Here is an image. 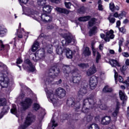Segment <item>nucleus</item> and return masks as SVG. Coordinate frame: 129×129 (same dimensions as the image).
Masks as SVG:
<instances>
[{"instance_id": "f257e3e1", "label": "nucleus", "mask_w": 129, "mask_h": 129, "mask_svg": "<svg viewBox=\"0 0 129 129\" xmlns=\"http://www.w3.org/2000/svg\"><path fill=\"white\" fill-rule=\"evenodd\" d=\"M60 74V69L56 67H52L49 71L48 76L44 78L45 84H51L54 81V79Z\"/></svg>"}, {"instance_id": "f03ea898", "label": "nucleus", "mask_w": 129, "mask_h": 129, "mask_svg": "<svg viewBox=\"0 0 129 129\" xmlns=\"http://www.w3.org/2000/svg\"><path fill=\"white\" fill-rule=\"evenodd\" d=\"M96 106V101L93 97L85 99L83 101L82 111L84 113L89 112V108H93Z\"/></svg>"}, {"instance_id": "7ed1b4c3", "label": "nucleus", "mask_w": 129, "mask_h": 129, "mask_svg": "<svg viewBox=\"0 0 129 129\" xmlns=\"http://www.w3.org/2000/svg\"><path fill=\"white\" fill-rule=\"evenodd\" d=\"M67 104L69 106L73 107L75 111H80L82 107L81 103L80 102H75V99L74 98H70L68 99Z\"/></svg>"}, {"instance_id": "20e7f679", "label": "nucleus", "mask_w": 129, "mask_h": 129, "mask_svg": "<svg viewBox=\"0 0 129 129\" xmlns=\"http://www.w3.org/2000/svg\"><path fill=\"white\" fill-rule=\"evenodd\" d=\"M45 91L46 92L48 99H49L54 105H56L57 102H58V99L57 98L56 95H54L53 93V91L51 90H48V88H45Z\"/></svg>"}, {"instance_id": "39448f33", "label": "nucleus", "mask_w": 129, "mask_h": 129, "mask_svg": "<svg viewBox=\"0 0 129 129\" xmlns=\"http://www.w3.org/2000/svg\"><path fill=\"white\" fill-rule=\"evenodd\" d=\"M65 40L61 41L62 46H68L69 44H74L76 42L75 39L71 34H66L64 36Z\"/></svg>"}, {"instance_id": "423d86ee", "label": "nucleus", "mask_w": 129, "mask_h": 129, "mask_svg": "<svg viewBox=\"0 0 129 129\" xmlns=\"http://www.w3.org/2000/svg\"><path fill=\"white\" fill-rule=\"evenodd\" d=\"M86 93H87V84L85 82H82L78 96L79 97H80V98H82Z\"/></svg>"}, {"instance_id": "0eeeda50", "label": "nucleus", "mask_w": 129, "mask_h": 129, "mask_svg": "<svg viewBox=\"0 0 129 129\" xmlns=\"http://www.w3.org/2000/svg\"><path fill=\"white\" fill-rule=\"evenodd\" d=\"M35 118L32 113H29L27 117H26V120L23 125H21V129H26L28 126L31 125L32 124V122L34 121V119Z\"/></svg>"}, {"instance_id": "6e6552de", "label": "nucleus", "mask_w": 129, "mask_h": 129, "mask_svg": "<svg viewBox=\"0 0 129 129\" xmlns=\"http://www.w3.org/2000/svg\"><path fill=\"white\" fill-rule=\"evenodd\" d=\"M10 81L9 77L3 73H0V82H2L3 87L4 88L8 87L9 85H10Z\"/></svg>"}, {"instance_id": "1a4fd4ad", "label": "nucleus", "mask_w": 129, "mask_h": 129, "mask_svg": "<svg viewBox=\"0 0 129 129\" xmlns=\"http://www.w3.org/2000/svg\"><path fill=\"white\" fill-rule=\"evenodd\" d=\"M73 82L75 83V84H79L81 81V79H82V76H81L79 74H77L76 76H75V73H77L78 72V70L76 69L75 70H73Z\"/></svg>"}, {"instance_id": "9d476101", "label": "nucleus", "mask_w": 129, "mask_h": 129, "mask_svg": "<svg viewBox=\"0 0 129 129\" xmlns=\"http://www.w3.org/2000/svg\"><path fill=\"white\" fill-rule=\"evenodd\" d=\"M98 83V78L95 76H92L90 79L89 85L91 89H94Z\"/></svg>"}, {"instance_id": "9b49d317", "label": "nucleus", "mask_w": 129, "mask_h": 129, "mask_svg": "<svg viewBox=\"0 0 129 129\" xmlns=\"http://www.w3.org/2000/svg\"><path fill=\"white\" fill-rule=\"evenodd\" d=\"M33 103V100L29 98H27L25 100L21 102V105L23 109H28L29 106L32 105Z\"/></svg>"}, {"instance_id": "f8f14e48", "label": "nucleus", "mask_w": 129, "mask_h": 129, "mask_svg": "<svg viewBox=\"0 0 129 129\" xmlns=\"http://www.w3.org/2000/svg\"><path fill=\"white\" fill-rule=\"evenodd\" d=\"M55 94L59 98H63L66 96V91L63 88H58L56 89Z\"/></svg>"}, {"instance_id": "ddd939ff", "label": "nucleus", "mask_w": 129, "mask_h": 129, "mask_svg": "<svg viewBox=\"0 0 129 129\" xmlns=\"http://www.w3.org/2000/svg\"><path fill=\"white\" fill-rule=\"evenodd\" d=\"M111 122V117L109 116H106L101 118V123L103 125H107Z\"/></svg>"}, {"instance_id": "4468645a", "label": "nucleus", "mask_w": 129, "mask_h": 129, "mask_svg": "<svg viewBox=\"0 0 129 129\" xmlns=\"http://www.w3.org/2000/svg\"><path fill=\"white\" fill-rule=\"evenodd\" d=\"M97 70H96V68H95V65L94 64H93L92 67H91L86 72V75L88 77L91 76V75H93V74H95Z\"/></svg>"}, {"instance_id": "2eb2a0df", "label": "nucleus", "mask_w": 129, "mask_h": 129, "mask_svg": "<svg viewBox=\"0 0 129 129\" xmlns=\"http://www.w3.org/2000/svg\"><path fill=\"white\" fill-rule=\"evenodd\" d=\"M24 64H26V65L29 66L28 70L30 71V72H34L36 70V69L35 68L34 65H33V63H32V62H31V60H30V59H25L24 60Z\"/></svg>"}, {"instance_id": "dca6fc26", "label": "nucleus", "mask_w": 129, "mask_h": 129, "mask_svg": "<svg viewBox=\"0 0 129 129\" xmlns=\"http://www.w3.org/2000/svg\"><path fill=\"white\" fill-rule=\"evenodd\" d=\"M41 18L42 22H44V23H51L53 21V18L51 16L46 14H42Z\"/></svg>"}, {"instance_id": "f3484780", "label": "nucleus", "mask_w": 129, "mask_h": 129, "mask_svg": "<svg viewBox=\"0 0 129 129\" xmlns=\"http://www.w3.org/2000/svg\"><path fill=\"white\" fill-rule=\"evenodd\" d=\"M106 37L104 38L106 42H109V38L113 39V38H114V35H113V31L112 30H110L109 31L106 32Z\"/></svg>"}, {"instance_id": "a211bd4d", "label": "nucleus", "mask_w": 129, "mask_h": 129, "mask_svg": "<svg viewBox=\"0 0 129 129\" xmlns=\"http://www.w3.org/2000/svg\"><path fill=\"white\" fill-rule=\"evenodd\" d=\"M63 50L64 53H66L67 57L69 59H72L73 57V52H72V50L67 47H64Z\"/></svg>"}, {"instance_id": "6ab92c4d", "label": "nucleus", "mask_w": 129, "mask_h": 129, "mask_svg": "<svg viewBox=\"0 0 129 129\" xmlns=\"http://www.w3.org/2000/svg\"><path fill=\"white\" fill-rule=\"evenodd\" d=\"M35 53L39 60L40 59H44L45 58V50L44 49H39Z\"/></svg>"}, {"instance_id": "aec40b11", "label": "nucleus", "mask_w": 129, "mask_h": 129, "mask_svg": "<svg viewBox=\"0 0 129 129\" xmlns=\"http://www.w3.org/2000/svg\"><path fill=\"white\" fill-rule=\"evenodd\" d=\"M119 95L120 97V100L123 101V103H124V101H126L127 100V96L125 95L124 92H122V91H119Z\"/></svg>"}, {"instance_id": "412c9836", "label": "nucleus", "mask_w": 129, "mask_h": 129, "mask_svg": "<svg viewBox=\"0 0 129 129\" xmlns=\"http://www.w3.org/2000/svg\"><path fill=\"white\" fill-rule=\"evenodd\" d=\"M26 15H27V16H29V17H31V18H32V19H34V20H38V18L37 17H38V15L32 12V11H31V9L27 10Z\"/></svg>"}, {"instance_id": "4be33fe9", "label": "nucleus", "mask_w": 129, "mask_h": 129, "mask_svg": "<svg viewBox=\"0 0 129 129\" xmlns=\"http://www.w3.org/2000/svg\"><path fill=\"white\" fill-rule=\"evenodd\" d=\"M8 33V30L4 25H0V37H4Z\"/></svg>"}, {"instance_id": "5701e85b", "label": "nucleus", "mask_w": 129, "mask_h": 129, "mask_svg": "<svg viewBox=\"0 0 129 129\" xmlns=\"http://www.w3.org/2000/svg\"><path fill=\"white\" fill-rule=\"evenodd\" d=\"M53 9V7L46 5L43 7V11L47 14H50L51 13L52 10Z\"/></svg>"}, {"instance_id": "b1692460", "label": "nucleus", "mask_w": 129, "mask_h": 129, "mask_svg": "<svg viewBox=\"0 0 129 129\" xmlns=\"http://www.w3.org/2000/svg\"><path fill=\"white\" fill-rule=\"evenodd\" d=\"M83 54L85 57H88V56H90V55H91V51H90L89 47L87 46L85 47L83 50Z\"/></svg>"}, {"instance_id": "393cba45", "label": "nucleus", "mask_w": 129, "mask_h": 129, "mask_svg": "<svg viewBox=\"0 0 129 129\" xmlns=\"http://www.w3.org/2000/svg\"><path fill=\"white\" fill-rule=\"evenodd\" d=\"M109 63L111 65L112 67H116V66L120 67V64H119L117 60L115 59H110L109 60Z\"/></svg>"}, {"instance_id": "a878e982", "label": "nucleus", "mask_w": 129, "mask_h": 129, "mask_svg": "<svg viewBox=\"0 0 129 129\" xmlns=\"http://www.w3.org/2000/svg\"><path fill=\"white\" fill-rule=\"evenodd\" d=\"M63 70L64 74H69L71 72V67L70 66L64 65L63 66Z\"/></svg>"}, {"instance_id": "bb28decb", "label": "nucleus", "mask_w": 129, "mask_h": 129, "mask_svg": "<svg viewBox=\"0 0 129 129\" xmlns=\"http://www.w3.org/2000/svg\"><path fill=\"white\" fill-rule=\"evenodd\" d=\"M56 10L59 13H61V14H65L66 15H68L69 14L70 11L63 8H57Z\"/></svg>"}, {"instance_id": "cd10ccee", "label": "nucleus", "mask_w": 129, "mask_h": 129, "mask_svg": "<svg viewBox=\"0 0 129 129\" xmlns=\"http://www.w3.org/2000/svg\"><path fill=\"white\" fill-rule=\"evenodd\" d=\"M97 27H94L91 29H90L89 32V36L90 37H91V36H93V35H95L96 33H97Z\"/></svg>"}, {"instance_id": "c85d7f7f", "label": "nucleus", "mask_w": 129, "mask_h": 129, "mask_svg": "<svg viewBox=\"0 0 129 129\" xmlns=\"http://www.w3.org/2000/svg\"><path fill=\"white\" fill-rule=\"evenodd\" d=\"M64 48H62L61 46H58L56 49V53L58 55H62L64 53Z\"/></svg>"}, {"instance_id": "c756f323", "label": "nucleus", "mask_w": 129, "mask_h": 129, "mask_svg": "<svg viewBox=\"0 0 129 129\" xmlns=\"http://www.w3.org/2000/svg\"><path fill=\"white\" fill-rule=\"evenodd\" d=\"M38 48H39V42L35 41L32 46L31 51L32 52H36V50H38Z\"/></svg>"}, {"instance_id": "7c9ffc66", "label": "nucleus", "mask_w": 129, "mask_h": 129, "mask_svg": "<svg viewBox=\"0 0 129 129\" xmlns=\"http://www.w3.org/2000/svg\"><path fill=\"white\" fill-rule=\"evenodd\" d=\"M45 50H46L48 53H49V54H51L53 52V46L51 44H48L45 47Z\"/></svg>"}, {"instance_id": "2f4dec72", "label": "nucleus", "mask_w": 129, "mask_h": 129, "mask_svg": "<svg viewBox=\"0 0 129 129\" xmlns=\"http://www.w3.org/2000/svg\"><path fill=\"white\" fill-rule=\"evenodd\" d=\"M88 129H100V128L97 124L93 123L88 126Z\"/></svg>"}, {"instance_id": "473e14b6", "label": "nucleus", "mask_w": 129, "mask_h": 129, "mask_svg": "<svg viewBox=\"0 0 129 129\" xmlns=\"http://www.w3.org/2000/svg\"><path fill=\"white\" fill-rule=\"evenodd\" d=\"M112 91V88L108 87V86H105L103 89V92H105V93H107L108 92H111Z\"/></svg>"}, {"instance_id": "72a5a7b5", "label": "nucleus", "mask_w": 129, "mask_h": 129, "mask_svg": "<svg viewBox=\"0 0 129 129\" xmlns=\"http://www.w3.org/2000/svg\"><path fill=\"white\" fill-rule=\"evenodd\" d=\"M90 19V16H85L83 17H80L78 20L80 22H86V21H88Z\"/></svg>"}, {"instance_id": "f704fd0d", "label": "nucleus", "mask_w": 129, "mask_h": 129, "mask_svg": "<svg viewBox=\"0 0 129 129\" xmlns=\"http://www.w3.org/2000/svg\"><path fill=\"white\" fill-rule=\"evenodd\" d=\"M78 66L82 69H85V68H88L89 67V64L88 63H80L78 64Z\"/></svg>"}, {"instance_id": "c9c22d12", "label": "nucleus", "mask_w": 129, "mask_h": 129, "mask_svg": "<svg viewBox=\"0 0 129 129\" xmlns=\"http://www.w3.org/2000/svg\"><path fill=\"white\" fill-rule=\"evenodd\" d=\"M37 4L38 6L43 7L46 5V0H37Z\"/></svg>"}, {"instance_id": "e433bc0d", "label": "nucleus", "mask_w": 129, "mask_h": 129, "mask_svg": "<svg viewBox=\"0 0 129 129\" xmlns=\"http://www.w3.org/2000/svg\"><path fill=\"white\" fill-rule=\"evenodd\" d=\"M7 104V100L5 98L0 99V106H4Z\"/></svg>"}, {"instance_id": "4c0bfd02", "label": "nucleus", "mask_w": 129, "mask_h": 129, "mask_svg": "<svg viewBox=\"0 0 129 129\" xmlns=\"http://www.w3.org/2000/svg\"><path fill=\"white\" fill-rule=\"evenodd\" d=\"M95 22H96V19L92 18L88 23L89 27H92L93 25H95Z\"/></svg>"}, {"instance_id": "58836bf2", "label": "nucleus", "mask_w": 129, "mask_h": 129, "mask_svg": "<svg viewBox=\"0 0 129 129\" xmlns=\"http://www.w3.org/2000/svg\"><path fill=\"white\" fill-rule=\"evenodd\" d=\"M32 59L34 62H38V60H40L38 55H37V54L36 53L32 54Z\"/></svg>"}, {"instance_id": "ea45409f", "label": "nucleus", "mask_w": 129, "mask_h": 129, "mask_svg": "<svg viewBox=\"0 0 129 129\" xmlns=\"http://www.w3.org/2000/svg\"><path fill=\"white\" fill-rule=\"evenodd\" d=\"M11 112L13 114H17V107L15 105H13L12 108L11 109Z\"/></svg>"}, {"instance_id": "a19ab883", "label": "nucleus", "mask_w": 129, "mask_h": 129, "mask_svg": "<svg viewBox=\"0 0 129 129\" xmlns=\"http://www.w3.org/2000/svg\"><path fill=\"white\" fill-rule=\"evenodd\" d=\"M112 15L110 14L108 17V20L110 22V23H111V24H114L115 22V18L112 17Z\"/></svg>"}, {"instance_id": "79ce46f5", "label": "nucleus", "mask_w": 129, "mask_h": 129, "mask_svg": "<svg viewBox=\"0 0 129 129\" xmlns=\"http://www.w3.org/2000/svg\"><path fill=\"white\" fill-rule=\"evenodd\" d=\"M10 109V108L9 107V106L7 105H5L3 107V108L2 109V112L4 113L7 112L8 110Z\"/></svg>"}, {"instance_id": "37998d69", "label": "nucleus", "mask_w": 129, "mask_h": 129, "mask_svg": "<svg viewBox=\"0 0 129 129\" xmlns=\"http://www.w3.org/2000/svg\"><path fill=\"white\" fill-rule=\"evenodd\" d=\"M16 63L17 64L18 67H19L21 70V66H19V64H22V63H23V60L20 58H17Z\"/></svg>"}, {"instance_id": "c03bdc74", "label": "nucleus", "mask_w": 129, "mask_h": 129, "mask_svg": "<svg viewBox=\"0 0 129 129\" xmlns=\"http://www.w3.org/2000/svg\"><path fill=\"white\" fill-rule=\"evenodd\" d=\"M64 6L67 9H68L69 10H70L71 9V3L70 2H64Z\"/></svg>"}, {"instance_id": "a18cd8bd", "label": "nucleus", "mask_w": 129, "mask_h": 129, "mask_svg": "<svg viewBox=\"0 0 129 129\" xmlns=\"http://www.w3.org/2000/svg\"><path fill=\"white\" fill-rule=\"evenodd\" d=\"M5 50V45L3 42V40H0V51H4Z\"/></svg>"}, {"instance_id": "49530a36", "label": "nucleus", "mask_w": 129, "mask_h": 129, "mask_svg": "<svg viewBox=\"0 0 129 129\" xmlns=\"http://www.w3.org/2000/svg\"><path fill=\"white\" fill-rule=\"evenodd\" d=\"M40 109V105L38 103H34L33 104V109L34 110H38Z\"/></svg>"}, {"instance_id": "de8ad7c7", "label": "nucleus", "mask_w": 129, "mask_h": 129, "mask_svg": "<svg viewBox=\"0 0 129 129\" xmlns=\"http://www.w3.org/2000/svg\"><path fill=\"white\" fill-rule=\"evenodd\" d=\"M99 107L100 109H102V110H105V109H107V106H106L105 104H102L100 105Z\"/></svg>"}, {"instance_id": "09e8293b", "label": "nucleus", "mask_w": 129, "mask_h": 129, "mask_svg": "<svg viewBox=\"0 0 129 129\" xmlns=\"http://www.w3.org/2000/svg\"><path fill=\"white\" fill-rule=\"evenodd\" d=\"M114 72V79H115V83L117 82V78H118V74L117 72H116V71L115 70H113Z\"/></svg>"}, {"instance_id": "8fccbe9b", "label": "nucleus", "mask_w": 129, "mask_h": 129, "mask_svg": "<svg viewBox=\"0 0 129 129\" xmlns=\"http://www.w3.org/2000/svg\"><path fill=\"white\" fill-rule=\"evenodd\" d=\"M114 4L111 3L109 4V8L110 10L112 11L113 12L114 11Z\"/></svg>"}, {"instance_id": "3c124183", "label": "nucleus", "mask_w": 129, "mask_h": 129, "mask_svg": "<svg viewBox=\"0 0 129 129\" xmlns=\"http://www.w3.org/2000/svg\"><path fill=\"white\" fill-rule=\"evenodd\" d=\"M97 56H96V63H98L99 59H100L101 55L99 54V52H97Z\"/></svg>"}, {"instance_id": "603ef678", "label": "nucleus", "mask_w": 129, "mask_h": 129, "mask_svg": "<svg viewBox=\"0 0 129 129\" xmlns=\"http://www.w3.org/2000/svg\"><path fill=\"white\" fill-rule=\"evenodd\" d=\"M128 67H127V66L124 64L122 66V69L121 70V72H124L126 69H127Z\"/></svg>"}, {"instance_id": "864d4df0", "label": "nucleus", "mask_w": 129, "mask_h": 129, "mask_svg": "<svg viewBox=\"0 0 129 129\" xmlns=\"http://www.w3.org/2000/svg\"><path fill=\"white\" fill-rule=\"evenodd\" d=\"M118 111H119V110H118L117 109H115L114 111L112 113L113 116H114L115 117V116L117 115V114L118 113Z\"/></svg>"}, {"instance_id": "5fc2aeb1", "label": "nucleus", "mask_w": 129, "mask_h": 129, "mask_svg": "<svg viewBox=\"0 0 129 129\" xmlns=\"http://www.w3.org/2000/svg\"><path fill=\"white\" fill-rule=\"evenodd\" d=\"M119 30L120 32H121V33H123V34H124V33L126 32V30L125 29V28H124V27L120 28H119Z\"/></svg>"}, {"instance_id": "6e6d98bb", "label": "nucleus", "mask_w": 129, "mask_h": 129, "mask_svg": "<svg viewBox=\"0 0 129 129\" xmlns=\"http://www.w3.org/2000/svg\"><path fill=\"white\" fill-rule=\"evenodd\" d=\"M78 12L80 14H83V13L85 12L84 7H81L78 10Z\"/></svg>"}, {"instance_id": "4d7b16f0", "label": "nucleus", "mask_w": 129, "mask_h": 129, "mask_svg": "<svg viewBox=\"0 0 129 129\" xmlns=\"http://www.w3.org/2000/svg\"><path fill=\"white\" fill-rule=\"evenodd\" d=\"M52 127H53V126H54V127H56V126H57V125H58V124H57V123H55V121L54 120H53V119H52Z\"/></svg>"}, {"instance_id": "13d9d810", "label": "nucleus", "mask_w": 129, "mask_h": 129, "mask_svg": "<svg viewBox=\"0 0 129 129\" xmlns=\"http://www.w3.org/2000/svg\"><path fill=\"white\" fill-rule=\"evenodd\" d=\"M25 97V93H24L23 92H22L20 93V95H19V98H20L21 99H23Z\"/></svg>"}, {"instance_id": "bf43d9fd", "label": "nucleus", "mask_w": 129, "mask_h": 129, "mask_svg": "<svg viewBox=\"0 0 129 129\" xmlns=\"http://www.w3.org/2000/svg\"><path fill=\"white\" fill-rule=\"evenodd\" d=\"M54 27H55V25H54V24H51V25H49V26L47 27V29H48V30H52V29H54Z\"/></svg>"}, {"instance_id": "052dcab7", "label": "nucleus", "mask_w": 129, "mask_h": 129, "mask_svg": "<svg viewBox=\"0 0 129 129\" xmlns=\"http://www.w3.org/2000/svg\"><path fill=\"white\" fill-rule=\"evenodd\" d=\"M93 117L91 115H89L87 117V121H91L92 120Z\"/></svg>"}, {"instance_id": "680f3d73", "label": "nucleus", "mask_w": 129, "mask_h": 129, "mask_svg": "<svg viewBox=\"0 0 129 129\" xmlns=\"http://www.w3.org/2000/svg\"><path fill=\"white\" fill-rule=\"evenodd\" d=\"M118 81L119 82L123 83V78H122V77L120 76H118Z\"/></svg>"}, {"instance_id": "e2e57ef3", "label": "nucleus", "mask_w": 129, "mask_h": 129, "mask_svg": "<svg viewBox=\"0 0 129 129\" xmlns=\"http://www.w3.org/2000/svg\"><path fill=\"white\" fill-rule=\"evenodd\" d=\"M29 0H19V3H21L22 4H27Z\"/></svg>"}, {"instance_id": "0e129e2a", "label": "nucleus", "mask_w": 129, "mask_h": 129, "mask_svg": "<svg viewBox=\"0 0 129 129\" xmlns=\"http://www.w3.org/2000/svg\"><path fill=\"white\" fill-rule=\"evenodd\" d=\"M122 55L124 56V57H126V58H127V57H129V54L127 52H123L122 53Z\"/></svg>"}, {"instance_id": "69168bd1", "label": "nucleus", "mask_w": 129, "mask_h": 129, "mask_svg": "<svg viewBox=\"0 0 129 129\" xmlns=\"http://www.w3.org/2000/svg\"><path fill=\"white\" fill-rule=\"evenodd\" d=\"M119 105H120L119 102L117 101L116 102V107L115 109H118V110H119Z\"/></svg>"}, {"instance_id": "338daca9", "label": "nucleus", "mask_w": 129, "mask_h": 129, "mask_svg": "<svg viewBox=\"0 0 129 129\" xmlns=\"http://www.w3.org/2000/svg\"><path fill=\"white\" fill-rule=\"evenodd\" d=\"M34 129H42L41 128V124L36 125Z\"/></svg>"}, {"instance_id": "774afa93", "label": "nucleus", "mask_w": 129, "mask_h": 129, "mask_svg": "<svg viewBox=\"0 0 129 129\" xmlns=\"http://www.w3.org/2000/svg\"><path fill=\"white\" fill-rule=\"evenodd\" d=\"M123 83H124L125 84H126L127 85H129V77H127V80L123 82Z\"/></svg>"}]
</instances>
